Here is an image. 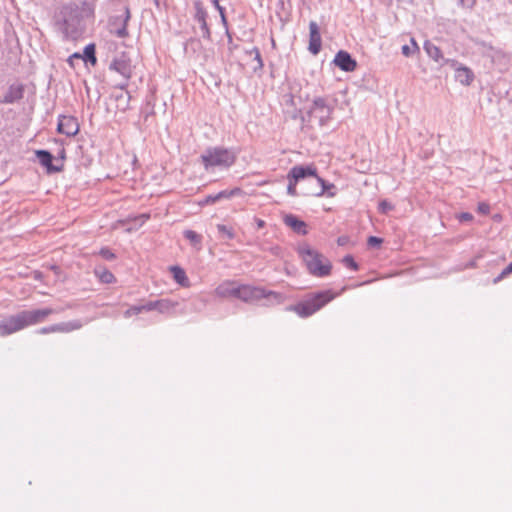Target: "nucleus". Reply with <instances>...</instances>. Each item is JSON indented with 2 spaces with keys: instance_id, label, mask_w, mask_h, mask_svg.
Listing matches in <instances>:
<instances>
[{
  "instance_id": "obj_1",
  "label": "nucleus",
  "mask_w": 512,
  "mask_h": 512,
  "mask_svg": "<svg viewBox=\"0 0 512 512\" xmlns=\"http://www.w3.org/2000/svg\"><path fill=\"white\" fill-rule=\"evenodd\" d=\"M60 311L62 310H56L51 307L22 310L0 321V336L5 337L29 326L43 323L50 315Z\"/></svg>"
},
{
  "instance_id": "obj_2",
  "label": "nucleus",
  "mask_w": 512,
  "mask_h": 512,
  "mask_svg": "<svg viewBox=\"0 0 512 512\" xmlns=\"http://www.w3.org/2000/svg\"><path fill=\"white\" fill-rule=\"evenodd\" d=\"M337 295L332 290L308 293L300 302L288 306L286 310L295 312L301 318H308L331 302Z\"/></svg>"
},
{
  "instance_id": "obj_3",
  "label": "nucleus",
  "mask_w": 512,
  "mask_h": 512,
  "mask_svg": "<svg viewBox=\"0 0 512 512\" xmlns=\"http://www.w3.org/2000/svg\"><path fill=\"white\" fill-rule=\"evenodd\" d=\"M298 253L311 275L320 278L330 275L332 264L322 253L311 248L309 245L299 247Z\"/></svg>"
},
{
  "instance_id": "obj_4",
  "label": "nucleus",
  "mask_w": 512,
  "mask_h": 512,
  "mask_svg": "<svg viewBox=\"0 0 512 512\" xmlns=\"http://www.w3.org/2000/svg\"><path fill=\"white\" fill-rule=\"evenodd\" d=\"M333 110L334 107L330 105L327 98L315 97L306 115H301V122L308 127H313L315 123L323 127L331 120Z\"/></svg>"
},
{
  "instance_id": "obj_5",
  "label": "nucleus",
  "mask_w": 512,
  "mask_h": 512,
  "mask_svg": "<svg viewBox=\"0 0 512 512\" xmlns=\"http://www.w3.org/2000/svg\"><path fill=\"white\" fill-rule=\"evenodd\" d=\"M56 23L65 38L75 39L79 35L80 14L78 7L68 4L61 7Z\"/></svg>"
},
{
  "instance_id": "obj_6",
  "label": "nucleus",
  "mask_w": 512,
  "mask_h": 512,
  "mask_svg": "<svg viewBox=\"0 0 512 512\" xmlns=\"http://www.w3.org/2000/svg\"><path fill=\"white\" fill-rule=\"evenodd\" d=\"M237 299L246 303H254L261 299H267L272 304H281L285 301V296L279 292L266 290L263 287L239 284Z\"/></svg>"
},
{
  "instance_id": "obj_7",
  "label": "nucleus",
  "mask_w": 512,
  "mask_h": 512,
  "mask_svg": "<svg viewBox=\"0 0 512 512\" xmlns=\"http://www.w3.org/2000/svg\"><path fill=\"white\" fill-rule=\"evenodd\" d=\"M200 158L207 171L213 167H230L236 161L235 153L224 147L208 148Z\"/></svg>"
},
{
  "instance_id": "obj_8",
  "label": "nucleus",
  "mask_w": 512,
  "mask_h": 512,
  "mask_svg": "<svg viewBox=\"0 0 512 512\" xmlns=\"http://www.w3.org/2000/svg\"><path fill=\"white\" fill-rule=\"evenodd\" d=\"M109 69L119 73L124 78V82L120 83L118 87L122 90L126 89L128 80L132 75L131 60L127 53L122 52L115 56L109 65Z\"/></svg>"
},
{
  "instance_id": "obj_9",
  "label": "nucleus",
  "mask_w": 512,
  "mask_h": 512,
  "mask_svg": "<svg viewBox=\"0 0 512 512\" xmlns=\"http://www.w3.org/2000/svg\"><path fill=\"white\" fill-rule=\"evenodd\" d=\"M130 18V9L128 6H125L123 14L110 17L108 21L109 32L118 38L128 37L127 26Z\"/></svg>"
},
{
  "instance_id": "obj_10",
  "label": "nucleus",
  "mask_w": 512,
  "mask_h": 512,
  "mask_svg": "<svg viewBox=\"0 0 512 512\" xmlns=\"http://www.w3.org/2000/svg\"><path fill=\"white\" fill-rule=\"evenodd\" d=\"M83 323L81 320H72L68 322H60L40 328L38 334H50V333H70L75 330L81 329Z\"/></svg>"
},
{
  "instance_id": "obj_11",
  "label": "nucleus",
  "mask_w": 512,
  "mask_h": 512,
  "mask_svg": "<svg viewBox=\"0 0 512 512\" xmlns=\"http://www.w3.org/2000/svg\"><path fill=\"white\" fill-rule=\"evenodd\" d=\"M195 15L194 20L197 21L200 25V30L202 33V37L205 40H211V31L207 23L208 13L206 9L203 7V4L200 0L194 2Z\"/></svg>"
},
{
  "instance_id": "obj_12",
  "label": "nucleus",
  "mask_w": 512,
  "mask_h": 512,
  "mask_svg": "<svg viewBox=\"0 0 512 512\" xmlns=\"http://www.w3.org/2000/svg\"><path fill=\"white\" fill-rule=\"evenodd\" d=\"M57 131L68 137L75 136L79 132V124L75 117L60 115L58 118Z\"/></svg>"
},
{
  "instance_id": "obj_13",
  "label": "nucleus",
  "mask_w": 512,
  "mask_h": 512,
  "mask_svg": "<svg viewBox=\"0 0 512 512\" xmlns=\"http://www.w3.org/2000/svg\"><path fill=\"white\" fill-rule=\"evenodd\" d=\"M316 184V188L311 189L306 195L316 196V197H322L326 195L327 197H334L336 195V186L333 183H329L325 181L323 178H321L319 175H317L316 179L314 180Z\"/></svg>"
},
{
  "instance_id": "obj_14",
  "label": "nucleus",
  "mask_w": 512,
  "mask_h": 512,
  "mask_svg": "<svg viewBox=\"0 0 512 512\" xmlns=\"http://www.w3.org/2000/svg\"><path fill=\"white\" fill-rule=\"evenodd\" d=\"M333 63L342 71L352 72L357 67V62L352 56L344 50H340L334 57Z\"/></svg>"
},
{
  "instance_id": "obj_15",
  "label": "nucleus",
  "mask_w": 512,
  "mask_h": 512,
  "mask_svg": "<svg viewBox=\"0 0 512 512\" xmlns=\"http://www.w3.org/2000/svg\"><path fill=\"white\" fill-rule=\"evenodd\" d=\"M322 46L321 34L318 24L315 21L309 23V46L308 50L313 55H317Z\"/></svg>"
},
{
  "instance_id": "obj_16",
  "label": "nucleus",
  "mask_w": 512,
  "mask_h": 512,
  "mask_svg": "<svg viewBox=\"0 0 512 512\" xmlns=\"http://www.w3.org/2000/svg\"><path fill=\"white\" fill-rule=\"evenodd\" d=\"M317 175V169L312 165H297L292 167L288 173V176L291 177L297 183L301 180L306 179L307 177H313L315 180Z\"/></svg>"
},
{
  "instance_id": "obj_17",
  "label": "nucleus",
  "mask_w": 512,
  "mask_h": 512,
  "mask_svg": "<svg viewBox=\"0 0 512 512\" xmlns=\"http://www.w3.org/2000/svg\"><path fill=\"white\" fill-rule=\"evenodd\" d=\"M239 284L236 281L226 280L219 284L214 293L219 298H237Z\"/></svg>"
},
{
  "instance_id": "obj_18",
  "label": "nucleus",
  "mask_w": 512,
  "mask_h": 512,
  "mask_svg": "<svg viewBox=\"0 0 512 512\" xmlns=\"http://www.w3.org/2000/svg\"><path fill=\"white\" fill-rule=\"evenodd\" d=\"M240 188H234L232 190H223L216 194L207 195L201 202L200 205H211L215 204L224 199H230L233 196L239 195L241 193Z\"/></svg>"
},
{
  "instance_id": "obj_19",
  "label": "nucleus",
  "mask_w": 512,
  "mask_h": 512,
  "mask_svg": "<svg viewBox=\"0 0 512 512\" xmlns=\"http://www.w3.org/2000/svg\"><path fill=\"white\" fill-rule=\"evenodd\" d=\"M23 96L24 86L22 84H12L8 87V90L4 94L1 102L5 104H12L21 100Z\"/></svg>"
},
{
  "instance_id": "obj_20",
  "label": "nucleus",
  "mask_w": 512,
  "mask_h": 512,
  "mask_svg": "<svg viewBox=\"0 0 512 512\" xmlns=\"http://www.w3.org/2000/svg\"><path fill=\"white\" fill-rule=\"evenodd\" d=\"M36 157L39 163L47 169L49 173L61 171V167L53 165V155L47 150H36Z\"/></svg>"
},
{
  "instance_id": "obj_21",
  "label": "nucleus",
  "mask_w": 512,
  "mask_h": 512,
  "mask_svg": "<svg viewBox=\"0 0 512 512\" xmlns=\"http://www.w3.org/2000/svg\"><path fill=\"white\" fill-rule=\"evenodd\" d=\"M284 223L298 234L306 235L308 233L307 224L304 221L298 219L293 214L285 215Z\"/></svg>"
},
{
  "instance_id": "obj_22",
  "label": "nucleus",
  "mask_w": 512,
  "mask_h": 512,
  "mask_svg": "<svg viewBox=\"0 0 512 512\" xmlns=\"http://www.w3.org/2000/svg\"><path fill=\"white\" fill-rule=\"evenodd\" d=\"M95 276L104 284H111L116 281L115 276L105 266H96L94 269Z\"/></svg>"
},
{
  "instance_id": "obj_23",
  "label": "nucleus",
  "mask_w": 512,
  "mask_h": 512,
  "mask_svg": "<svg viewBox=\"0 0 512 512\" xmlns=\"http://www.w3.org/2000/svg\"><path fill=\"white\" fill-rule=\"evenodd\" d=\"M455 78L463 85H470L474 79V75L469 68L459 67L456 69Z\"/></svg>"
},
{
  "instance_id": "obj_24",
  "label": "nucleus",
  "mask_w": 512,
  "mask_h": 512,
  "mask_svg": "<svg viewBox=\"0 0 512 512\" xmlns=\"http://www.w3.org/2000/svg\"><path fill=\"white\" fill-rule=\"evenodd\" d=\"M178 305V302L169 298L159 299L157 300V311L163 314H168L175 311Z\"/></svg>"
},
{
  "instance_id": "obj_25",
  "label": "nucleus",
  "mask_w": 512,
  "mask_h": 512,
  "mask_svg": "<svg viewBox=\"0 0 512 512\" xmlns=\"http://www.w3.org/2000/svg\"><path fill=\"white\" fill-rule=\"evenodd\" d=\"M424 50L428 54V56L433 59L435 62H440L441 60H444L443 54L439 47L434 45L429 40L425 41L424 43Z\"/></svg>"
},
{
  "instance_id": "obj_26",
  "label": "nucleus",
  "mask_w": 512,
  "mask_h": 512,
  "mask_svg": "<svg viewBox=\"0 0 512 512\" xmlns=\"http://www.w3.org/2000/svg\"><path fill=\"white\" fill-rule=\"evenodd\" d=\"M171 272L173 274V279L179 285H181L182 287H189L190 286V281H189V279H188L184 269H182L179 266H172L171 267Z\"/></svg>"
},
{
  "instance_id": "obj_27",
  "label": "nucleus",
  "mask_w": 512,
  "mask_h": 512,
  "mask_svg": "<svg viewBox=\"0 0 512 512\" xmlns=\"http://www.w3.org/2000/svg\"><path fill=\"white\" fill-rule=\"evenodd\" d=\"M95 44H88L85 48H84V52H83V60L85 62H90L92 65H95L96 62H97V58H96V55H95Z\"/></svg>"
},
{
  "instance_id": "obj_28",
  "label": "nucleus",
  "mask_w": 512,
  "mask_h": 512,
  "mask_svg": "<svg viewBox=\"0 0 512 512\" xmlns=\"http://www.w3.org/2000/svg\"><path fill=\"white\" fill-rule=\"evenodd\" d=\"M419 46L414 38L410 39V45H403L401 48L402 54L406 57H410L416 52H419Z\"/></svg>"
},
{
  "instance_id": "obj_29",
  "label": "nucleus",
  "mask_w": 512,
  "mask_h": 512,
  "mask_svg": "<svg viewBox=\"0 0 512 512\" xmlns=\"http://www.w3.org/2000/svg\"><path fill=\"white\" fill-rule=\"evenodd\" d=\"M184 237L191 242L194 246H200L202 242V236L193 230H185Z\"/></svg>"
},
{
  "instance_id": "obj_30",
  "label": "nucleus",
  "mask_w": 512,
  "mask_h": 512,
  "mask_svg": "<svg viewBox=\"0 0 512 512\" xmlns=\"http://www.w3.org/2000/svg\"><path fill=\"white\" fill-rule=\"evenodd\" d=\"M217 230L223 237H226L229 240H232L235 237V234H234L232 228H230L224 224H218Z\"/></svg>"
},
{
  "instance_id": "obj_31",
  "label": "nucleus",
  "mask_w": 512,
  "mask_h": 512,
  "mask_svg": "<svg viewBox=\"0 0 512 512\" xmlns=\"http://www.w3.org/2000/svg\"><path fill=\"white\" fill-rule=\"evenodd\" d=\"M98 255L101 256L103 259L108 261H113L116 259L115 253L108 247H102L98 251Z\"/></svg>"
},
{
  "instance_id": "obj_32",
  "label": "nucleus",
  "mask_w": 512,
  "mask_h": 512,
  "mask_svg": "<svg viewBox=\"0 0 512 512\" xmlns=\"http://www.w3.org/2000/svg\"><path fill=\"white\" fill-rule=\"evenodd\" d=\"M343 264L354 271H357L359 269L358 264L355 262L354 258L351 255H346L342 259Z\"/></svg>"
},
{
  "instance_id": "obj_33",
  "label": "nucleus",
  "mask_w": 512,
  "mask_h": 512,
  "mask_svg": "<svg viewBox=\"0 0 512 512\" xmlns=\"http://www.w3.org/2000/svg\"><path fill=\"white\" fill-rule=\"evenodd\" d=\"M512 273V262L507 266L505 267L502 272L493 279V283L494 284H497L499 283L501 280H503L504 278H506L508 275H510Z\"/></svg>"
},
{
  "instance_id": "obj_34",
  "label": "nucleus",
  "mask_w": 512,
  "mask_h": 512,
  "mask_svg": "<svg viewBox=\"0 0 512 512\" xmlns=\"http://www.w3.org/2000/svg\"><path fill=\"white\" fill-rule=\"evenodd\" d=\"M142 307L141 305H135V306H131L129 309H127L125 312H124V317L126 318H129L131 317L132 315H138L140 313H142Z\"/></svg>"
},
{
  "instance_id": "obj_35",
  "label": "nucleus",
  "mask_w": 512,
  "mask_h": 512,
  "mask_svg": "<svg viewBox=\"0 0 512 512\" xmlns=\"http://www.w3.org/2000/svg\"><path fill=\"white\" fill-rule=\"evenodd\" d=\"M393 209H394V206L387 200H382L379 202V211L381 213L386 214V213L392 211Z\"/></svg>"
},
{
  "instance_id": "obj_36",
  "label": "nucleus",
  "mask_w": 512,
  "mask_h": 512,
  "mask_svg": "<svg viewBox=\"0 0 512 512\" xmlns=\"http://www.w3.org/2000/svg\"><path fill=\"white\" fill-rule=\"evenodd\" d=\"M287 179L289 181L288 183V187H287V193L291 196H297V191H296V185H297V182L294 181L291 177H289L287 175Z\"/></svg>"
},
{
  "instance_id": "obj_37",
  "label": "nucleus",
  "mask_w": 512,
  "mask_h": 512,
  "mask_svg": "<svg viewBox=\"0 0 512 512\" xmlns=\"http://www.w3.org/2000/svg\"><path fill=\"white\" fill-rule=\"evenodd\" d=\"M383 242L382 238L376 236L368 237L367 244L369 247L378 248Z\"/></svg>"
},
{
  "instance_id": "obj_38",
  "label": "nucleus",
  "mask_w": 512,
  "mask_h": 512,
  "mask_svg": "<svg viewBox=\"0 0 512 512\" xmlns=\"http://www.w3.org/2000/svg\"><path fill=\"white\" fill-rule=\"evenodd\" d=\"M251 52H256V56L254 57L255 61L257 62L258 66L255 67V71L257 69H262L263 66H264V63H263V60H262V57H261V54H260V51L257 47H254Z\"/></svg>"
},
{
  "instance_id": "obj_39",
  "label": "nucleus",
  "mask_w": 512,
  "mask_h": 512,
  "mask_svg": "<svg viewBox=\"0 0 512 512\" xmlns=\"http://www.w3.org/2000/svg\"><path fill=\"white\" fill-rule=\"evenodd\" d=\"M228 39V50L230 53H233L237 48L238 45L234 43L232 34L229 30H227V33H225Z\"/></svg>"
},
{
  "instance_id": "obj_40",
  "label": "nucleus",
  "mask_w": 512,
  "mask_h": 512,
  "mask_svg": "<svg viewBox=\"0 0 512 512\" xmlns=\"http://www.w3.org/2000/svg\"><path fill=\"white\" fill-rule=\"evenodd\" d=\"M143 312H150L153 310H157V300L148 301L147 303L141 305Z\"/></svg>"
},
{
  "instance_id": "obj_41",
  "label": "nucleus",
  "mask_w": 512,
  "mask_h": 512,
  "mask_svg": "<svg viewBox=\"0 0 512 512\" xmlns=\"http://www.w3.org/2000/svg\"><path fill=\"white\" fill-rule=\"evenodd\" d=\"M457 219L460 222H470L473 220V215L469 212H462L457 215Z\"/></svg>"
},
{
  "instance_id": "obj_42",
  "label": "nucleus",
  "mask_w": 512,
  "mask_h": 512,
  "mask_svg": "<svg viewBox=\"0 0 512 512\" xmlns=\"http://www.w3.org/2000/svg\"><path fill=\"white\" fill-rule=\"evenodd\" d=\"M460 6L471 9L474 7L476 0H458Z\"/></svg>"
},
{
  "instance_id": "obj_43",
  "label": "nucleus",
  "mask_w": 512,
  "mask_h": 512,
  "mask_svg": "<svg viewBox=\"0 0 512 512\" xmlns=\"http://www.w3.org/2000/svg\"><path fill=\"white\" fill-rule=\"evenodd\" d=\"M219 14L221 17V22L225 28V33H227V30H229V28H228V21H227L226 15H225V9H219Z\"/></svg>"
},
{
  "instance_id": "obj_44",
  "label": "nucleus",
  "mask_w": 512,
  "mask_h": 512,
  "mask_svg": "<svg viewBox=\"0 0 512 512\" xmlns=\"http://www.w3.org/2000/svg\"><path fill=\"white\" fill-rule=\"evenodd\" d=\"M478 210H479V212H481L483 214H487V213H489L490 207L488 204L481 203L478 206Z\"/></svg>"
},
{
  "instance_id": "obj_45",
  "label": "nucleus",
  "mask_w": 512,
  "mask_h": 512,
  "mask_svg": "<svg viewBox=\"0 0 512 512\" xmlns=\"http://www.w3.org/2000/svg\"><path fill=\"white\" fill-rule=\"evenodd\" d=\"M74 59H83V56L80 54V53H74L73 55H71L68 59V62L73 65V60Z\"/></svg>"
},
{
  "instance_id": "obj_46",
  "label": "nucleus",
  "mask_w": 512,
  "mask_h": 512,
  "mask_svg": "<svg viewBox=\"0 0 512 512\" xmlns=\"http://www.w3.org/2000/svg\"><path fill=\"white\" fill-rule=\"evenodd\" d=\"M280 250H281V248H280L279 246H274V247H272V248H271V252H272V254H274V255H276V256H278V255H279Z\"/></svg>"
},
{
  "instance_id": "obj_47",
  "label": "nucleus",
  "mask_w": 512,
  "mask_h": 512,
  "mask_svg": "<svg viewBox=\"0 0 512 512\" xmlns=\"http://www.w3.org/2000/svg\"><path fill=\"white\" fill-rule=\"evenodd\" d=\"M213 4L215 6V8L219 11V9H225L224 7L220 6L219 4V1L218 0H213Z\"/></svg>"
},
{
  "instance_id": "obj_48",
  "label": "nucleus",
  "mask_w": 512,
  "mask_h": 512,
  "mask_svg": "<svg viewBox=\"0 0 512 512\" xmlns=\"http://www.w3.org/2000/svg\"><path fill=\"white\" fill-rule=\"evenodd\" d=\"M257 226L258 228H263L265 226V221L257 219Z\"/></svg>"
},
{
  "instance_id": "obj_49",
  "label": "nucleus",
  "mask_w": 512,
  "mask_h": 512,
  "mask_svg": "<svg viewBox=\"0 0 512 512\" xmlns=\"http://www.w3.org/2000/svg\"><path fill=\"white\" fill-rule=\"evenodd\" d=\"M60 157L64 158V150L61 151Z\"/></svg>"
},
{
  "instance_id": "obj_50",
  "label": "nucleus",
  "mask_w": 512,
  "mask_h": 512,
  "mask_svg": "<svg viewBox=\"0 0 512 512\" xmlns=\"http://www.w3.org/2000/svg\"><path fill=\"white\" fill-rule=\"evenodd\" d=\"M470 266H471V267H474V266H475V263H474V262H470Z\"/></svg>"
},
{
  "instance_id": "obj_51",
  "label": "nucleus",
  "mask_w": 512,
  "mask_h": 512,
  "mask_svg": "<svg viewBox=\"0 0 512 512\" xmlns=\"http://www.w3.org/2000/svg\"><path fill=\"white\" fill-rule=\"evenodd\" d=\"M509 1H510V3L512 4V0H509Z\"/></svg>"
}]
</instances>
